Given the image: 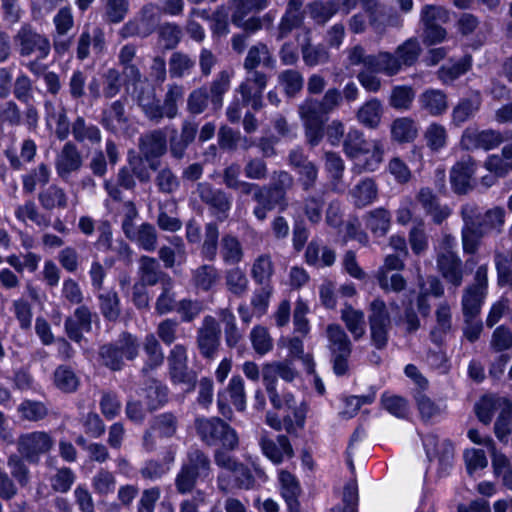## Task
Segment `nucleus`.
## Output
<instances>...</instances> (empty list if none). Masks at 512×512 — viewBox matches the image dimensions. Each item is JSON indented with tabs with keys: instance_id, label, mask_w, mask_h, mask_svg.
Returning a JSON list of instances; mask_svg holds the SVG:
<instances>
[{
	"instance_id": "obj_6",
	"label": "nucleus",
	"mask_w": 512,
	"mask_h": 512,
	"mask_svg": "<svg viewBox=\"0 0 512 512\" xmlns=\"http://www.w3.org/2000/svg\"><path fill=\"white\" fill-rule=\"evenodd\" d=\"M345 154L355 159L360 155L370 154L363 164L366 171L373 172L378 169L383 161L384 148L380 140L369 142L364 133L357 128H350L343 140Z\"/></svg>"
},
{
	"instance_id": "obj_62",
	"label": "nucleus",
	"mask_w": 512,
	"mask_h": 512,
	"mask_svg": "<svg viewBox=\"0 0 512 512\" xmlns=\"http://www.w3.org/2000/svg\"><path fill=\"white\" fill-rule=\"evenodd\" d=\"M472 67L471 55H465L451 65H444L438 70V78L444 84H451L459 77L467 73Z\"/></svg>"
},
{
	"instance_id": "obj_25",
	"label": "nucleus",
	"mask_w": 512,
	"mask_h": 512,
	"mask_svg": "<svg viewBox=\"0 0 512 512\" xmlns=\"http://www.w3.org/2000/svg\"><path fill=\"white\" fill-rule=\"evenodd\" d=\"M306 264L316 268L330 267L335 263L336 253L328 246L322 245V240L313 238L304 253Z\"/></svg>"
},
{
	"instance_id": "obj_41",
	"label": "nucleus",
	"mask_w": 512,
	"mask_h": 512,
	"mask_svg": "<svg viewBox=\"0 0 512 512\" xmlns=\"http://www.w3.org/2000/svg\"><path fill=\"white\" fill-rule=\"evenodd\" d=\"M220 280L219 270L212 264H202L192 270V285L199 291L208 292L215 287Z\"/></svg>"
},
{
	"instance_id": "obj_17",
	"label": "nucleus",
	"mask_w": 512,
	"mask_h": 512,
	"mask_svg": "<svg viewBox=\"0 0 512 512\" xmlns=\"http://www.w3.org/2000/svg\"><path fill=\"white\" fill-rule=\"evenodd\" d=\"M221 330L215 317L206 315L197 330L196 342L200 354L213 359L220 347Z\"/></svg>"
},
{
	"instance_id": "obj_60",
	"label": "nucleus",
	"mask_w": 512,
	"mask_h": 512,
	"mask_svg": "<svg viewBox=\"0 0 512 512\" xmlns=\"http://www.w3.org/2000/svg\"><path fill=\"white\" fill-rule=\"evenodd\" d=\"M324 192L311 193L303 198L302 210L307 220L312 225H317L322 220L325 205Z\"/></svg>"
},
{
	"instance_id": "obj_35",
	"label": "nucleus",
	"mask_w": 512,
	"mask_h": 512,
	"mask_svg": "<svg viewBox=\"0 0 512 512\" xmlns=\"http://www.w3.org/2000/svg\"><path fill=\"white\" fill-rule=\"evenodd\" d=\"M279 482L281 495L287 504L289 512H300L298 498L301 494V487L296 477L290 472L282 470L279 473Z\"/></svg>"
},
{
	"instance_id": "obj_54",
	"label": "nucleus",
	"mask_w": 512,
	"mask_h": 512,
	"mask_svg": "<svg viewBox=\"0 0 512 512\" xmlns=\"http://www.w3.org/2000/svg\"><path fill=\"white\" fill-rule=\"evenodd\" d=\"M51 170L46 163H40L28 173L22 175V190L25 194H32L36 190V186H45L49 183Z\"/></svg>"
},
{
	"instance_id": "obj_64",
	"label": "nucleus",
	"mask_w": 512,
	"mask_h": 512,
	"mask_svg": "<svg viewBox=\"0 0 512 512\" xmlns=\"http://www.w3.org/2000/svg\"><path fill=\"white\" fill-rule=\"evenodd\" d=\"M324 160L325 170L330 177L332 186L335 190H339L345 171L344 160L338 153L332 151L325 152Z\"/></svg>"
},
{
	"instance_id": "obj_12",
	"label": "nucleus",
	"mask_w": 512,
	"mask_h": 512,
	"mask_svg": "<svg viewBox=\"0 0 512 512\" xmlns=\"http://www.w3.org/2000/svg\"><path fill=\"white\" fill-rule=\"evenodd\" d=\"M54 446V439L45 431H34L19 436L18 453L29 463L37 464L40 457Z\"/></svg>"
},
{
	"instance_id": "obj_30",
	"label": "nucleus",
	"mask_w": 512,
	"mask_h": 512,
	"mask_svg": "<svg viewBox=\"0 0 512 512\" xmlns=\"http://www.w3.org/2000/svg\"><path fill=\"white\" fill-rule=\"evenodd\" d=\"M138 276L140 283L148 286H155L158 283L167 282V273L161 270L156 258L143 255L139 259Z\"/></svg>"
},
{
	"instance_id": "obj_3",
	"label": "nucleus",
	"mask_w": 512,
	"mask_h": 512,
	"mask_svg": "<svg viewBox=\"0 0 512 512\" xmlns=\"http://www.w3.org/2000/svg\"><path fill=\"white\" fill-rule=\"evenodd\" d=\"M194 428L199 440L207 447L229 450H237L239 447L237 431L220 417H197Z\"/></svg>"
},
{
	"instance_id": "obj_13",
	"label": "nucleus",
	"mask_w": 512,
	"mask_h": 512,
	"mask_svg": "<svg viewBox=\"0 0 512 512\" xmlns=\"http://www.w3.org/2000/svg\"><path fill=\"white\" fill-rule=\"evenodd\" d=\"M504 142L501 132L493 129L480 130L477 127L469 126L464 129L460 146L463 150H485L489 151L497 148Z\"/></svg>"
},
{
	"instance_id": "obj_18",
	"label": "nucleus",
	"mask_w": 512,
	"mask_h": 512,
	"mask_svg": "<svg viewBox=\"0 0 512 512\" xmlns=\"http://www.w3.org/2000/svg\"><path fill=\"white\" fill-rule=\"evenodd\" d=\"M198 133V124L186 119L181 123L180 132L172 128L168 140V151L175 160H182L190 144L194 142Z\"/></svg>"
},
{
	"instance_id": "obj_46",
	"label": "nucleus",
	"mask_w": 512,
	"mask_h": 512,
	"mask_svg": "<svg viewBox=\"0 0 512 512\" xmlns=\"http://www.w3.org/2000/svg\"><path fill=\"white\" fill-rule=\"evenodd\" d=\"M341 319L345 323L347 330L352 334L354 340L361 339L366 332L365 315L362 310H357L352 305L346 303L341 310Z\"/></svg>"
},
{
	"instance_id": "obj_49",
	"label": "nucleus",
	"mask_w": 512,
	"mask_h": 512,
	"mask_svg": "<svg viewBox=\"0 0 512 512\" xmlns=\"http://www.w3.org/2000/svg\"><path fill=\"white\" fill-rule=\"evenodd\" d=\"M184 88L182 85L170 84L164 96L163 103L160 102L161 121L164 118L174 119L179 114L178 103L183 99Z\"/></svg>"
},
{
	"instance_id": "obj_50",
	"label": "nucleus",
	"mask_w": 512,
	"mask_h": 512,
	"mask_svg": "<svg viewBox=\"0 0 512 512\" xmlns=\"http://www.w3.org/2000/svg\"><path fill=\"white\" fill-rule=\"evenodd\" d=\"M145 399L148 409L153 411L168 401V388L161 381L150 378L144 383Z\"/></svg>"
},
{
	"instance_id": "obj_38",
	"label": "nucleus",
	"mask_w": 512,
	"mask_h": 512,
	"mask_svg": "<svg viewBox=\"0 0 512 512\" xmlns=\"http://www.w3.org/2000/svg\"><path fill=\"white\" fill-rule=\"evenodd\" d=\"M420 16L426 32H445L443 25L449 21V12L444 7L427 4Z\"/></svg>"
},
{
	"instance_id": "obj_56",
	"label": "nucleus",
	"mask_w": 512,
	"mask_h": 512,
	"mask_svg": "<svg viewBox=\"0 0 512 512\" xmlns=\"http://www.w3.org/2000/svg\"><path fill=\"white\" fill-rule=\"evenodd\" d=\"M14 215L20 222L25 223L30 220L38 227L47 228L51 224V220L45 214L41 213L33 200H27L22 205H18Z\"/></svg>"
},
{
	"instance_id": "obj_42",
	"label": "nucleus",
	"mask_w": 512,
	"mask_h": 512,
	"mask_svg": "<svg viewBox=\"0 0 512 512\" xmlns=\"http://www.w3.org/2000/svg\"><path fill=\"white\" fill-rule=\"evenodd\" d=\"M421 109L432 116L443 115L448 109L447 95L439 89H427L419 96Z\"/></svg>"
},
{
	"instance_id": "obj_7",
	"label": "nucleus",
	"mask_w": 512,
	"mask_h": 512,
	"mask_svg": "<svg viewBox=\"0 0 512 512\" xmlns=\"http://www.w3.org/2000/svg\"><path fill=\"white\" fill-rule=\"evenodd\" d=\"M325 336L333 373L338 377L347 375L353 348L348 334L339 324H329L325 329Z\"/></svg>"
},
{
	"instance_id": "obj_23",
	"label": "nucleus",
	"mask_w": 512,
	"mask_h": 512,
	"mask_svg": "<svg viewBox=\"0 0 512 512\" xmlns=\"http://www.w3.org/2000/svg\"><path fill=\"white\" fill-rule=\"evenodd\" d=\"M259 445L262 453L276 465L281 464L285 458L290 459L294 456L292 445L285 435H278L276 441L262 436Z\"/></svg>"
},
{
	"instance_id": "obj_15",
	"label": "nucleus",
	"mask_w": 512,
	"mask_h": 512,
	"mask_svg": "<svg viewBox=\"0 0 512 512\" xmlns=\"http://www.w3.org/2000/svg\"><path fill=\"white\" fill-rule=\"evenodd\" d=\"M268 75L263 72L247 74L236 91L241 95L242 106H250L254 111L263 107V92L268 84Z\"/></svg>"
},
{
	"instance_id": "obj_29",
	"label": "nucleus",
	"mask_w": 512,
	"mask_h": 512,
	"mask_svg": "<svg viewBox=\"0 0 512 512\" xmlns=\"http://www.w3.org/2000/svg\"><path fill=\"white\" fill-rule=\"evenodd\" d=\"M423 445L429 458L436 457L445 469L451 467L454 458V446L445 439L440 441L436 435H427L423 439Z\"/></svg>"
},
{
	"instance_id": "obj_44",
	"label": "nucleus",
	"mask_w": 512,
	"mask_h": 512,
	"mask_svg": "<svg viewBox=\"0 0 512 512\" xmlns=\"http://www.w3.org/2000/svg\"><path fill=\"white\" fill-rule=\"evenodd\" d=\"M20 53L29 56L37 53V59L45 58L50 51V41L41 34H19Z\"/></svg>"
},
{
	"instance_id": "obj_55",
	"label": "nucleus",
	"mask_w": 512,
	"mask_h": 512,
	"mask_svg": "<svg viewBox=\"0 0 512 512\" xmlns=\"http://www.w3.org/2000/svg\"><path fill=\"white\" fill-rule=\"evenodd\" d=\"M303 1L288 0L286 11L281 18L280 32H291L301 28L304 21Z\"/></svg>"
},
{
	"instance_id": "obj_24",
	"label": "nucleus",
	"mask_w": 512,
	"mask_h": 512,
	"mask_svg": "<svg viewBox=\"0 0 512 512\" xmlns=\"http://www.w3.org/2000/svg\"><path fill=\"white\" fill-rule=\"evenodd\" d=\"M136 93L137 104L144 116L153 124H160V100L156 96L155 89L149 84L141 85L139 88H136Z\"/></svg>"
},
{
	"instance_id": "obj_20",
	"label": "nucleus",
	"mask_w": 512,
	"mask_h": 512,
	"mask_svg": "<svg viewBox=\"0 0 512 512\" xmlns=\"http://www.w3.org/2000/svg\"><path fill=\"white\" fill-rule=\"evenodd\" d=\"M83 165L82 155L77 145L67 141L55 158V170L60 179L68 181L73 173L78 172Z\"/></svg>"
},
{
	"instance_id": "obj_48",
	"label": "nucleus",
	"mask_w": 512,
	"mask_h": 512,
	"mask_svg": "<svg viewBox=\"0 0 512 512\" xmlns=\"http://www.w3.org/2000/svg\"><path fill=\"white\" fill-rule=\"evenodd\" d=\"M305 11L317 25L323 26L339 11V3L334 0H316L309 3Z\"/></svg>"
},
{
	"instance_id": "obj_40",
	"label": "nucleus",
	"mask_w": 512,
	"mask_h": 512,
	"mask_svg": "<svg viewBox=\"0 0 512 512\" xmlns=\"http://www.w3.org/2000/svg\"><path fill=\"white\" fill-rule=\"evenodd\" d=\"M350 195L355 207L364 208L378 198V186L373 178L367 177L350 190Z\"/></svg>"
},
{
	"instance_id": "obj_19",
	"label": "nucleus",
	"mask_w": 512,
	"mask_h": 512,
	"mask_svg": "<svg viewBox=\"0 0 512 512\" xmlns=\"http://www.w3.org/2000/svg\"><path fill=\"white\" fill-rule=\"evenodd\" d=\"M138 149L144 160L162 158L168 152L166 128H156L143 133L138 139Z\"/></svg>"
},
{
	"instance_id": "obj_4",
	"label": "nucleus",
	"mask_w": 512,
	"mask_h": 512,
	"mask_svg": "<svg viewBox=\"0 0 512 512\" xmlns=\"http://www.w3.org/2000/svg\"><path fill=\"white\" fill-rule=\"evenodd\" d=\"M140 351V342L136 335L123 331L118 338L101 345L98 349V360L102 366L112 372L125 367V361L135 360Z\"/></svg>"
},
{
	"instance_id": "obj_2",
	"label": "nucleus",
	"mask_w": 512,
	"mask_h": 512,
	"mask_svg": "<svg viewBox=\"0 0 512 512\" xmlns=\"http://www.w3.org/2000/svg\"><path fill=\"white\" fill-rule=\"evenodd\" d=\"M211 472L212 462L209 455L196 445L190 446L175 477L177 492L183 495L192 492L197 481L205 480Z\"/></svg>"
},
{
	"instance_id": "obj_9",
	"label": "nucleus",
	"mask_w": 512,
	"mask_h": 512,
	"mask_svg": "<svg viewBox=\"0 0 512 512\" xmlns=\"http://www.w3.org/2000/svg\"><path fill=\"white\" fill-rule=\"evenodd\" d=\"M247 405L245 383L240 375H233L228 385L217 393V408L219 414L226 420L231 421L234 412L231 406L238 412H244Z\"/></svg>"
},
{
	"instance_id": "obj_51",
	"label": "nucleus",
	"mask_w": 512,
	"mask_h": 512,
	"mask_svg": "<svg viewBox=\"0 0 512 512\" xmlns=\"http://www.w3.org/2000/svg\"><path fill=\"white\" fill-rule=\"evenodd\" d=\"M220 256L225 265H237L243 260V247L236 236L226 234L221 238Z\"/></svg>"
},
{
	"instance_id": "obj_22",
	"label": "nucleus",
	"mask_w": 512,
	"mask_h": 512,
	"mask_svg": "<svg viewBox=\"0 0 512 512\" xmlns=\"http://www.w3.org/2000/svg\"><path fill=\"white\" fill-rule=\"evenodd\" d=\"M360 2L374 28H379L381 24L384 25V28L401 27L402 18L400 15L386 6L382 8L377 0H360Z\"/></svg>"
},
{
	"instance_id": "obj_43",
	"label": "nucleus",
	"mask_w": 512,
	"mask_h": 512,
	"mask_svg": "<svg viewBox=\"0 0 512 512\" xmlns=\"http://www.w3.org/2000/svg\"><path fill=\"white\" fill-rule=\"evenodd\" d=\"M510 402L505 397L489 395L482 397L475 405V412L480 422L489 425L496 412H499Z\"/></svg>"
},
{
	"instance_id": "obj_47",
	"label": "nucleus",
	"mask_w": 512,
	"mask_h": 512,
	"mask_svg": "<svg viewBox=\"0 0 512 512\" xmlns=\"http://www.w3.org/2000/svg\"><path fill=\"white\" fill-rule=\"evenodd\" d=\"M391 139L403 144L414 141L418 135L417 123L409 117L396 118L390 126Z\"/></svg>"
},
{
	"instance_id": "obj_52",
	"label": "nucleus",
	"mask_w": 512,
	"mask_h": 512,
	"mask_svg": "<svg viewBox=\"0 0 512 512\" xmlns=\"http://www.w3.org/2000/svg\"><path fill=\"white\" fill-rule=\"evenodd\" d=\"M36 153L37 145L35 141L30 138L22 141L20 148V157L13 149H6L4 151V155L7 158L10 167L16 171L23 169V162L21 161V159L27 163H30L34 161Z\"/></svg>"
},
{
	"instance_id": "obj_33",
	"label": "nucleus",
	"mask_w": 512,
	"mask_h": 512,
	"mask_svg": "<svg viewBox=\"0 0 512 512\" xmlns=\"http://www.w3.org/2000/svg\"><path fill=\"white\" fill-rule=\"evenodd\" d=\"M70 134L75 144L87 142L90 145H97L102 140L100 128L95 124L87 122L83 116H77L73 120Z\"/></svg>"
},
{
	"instance_id": "obj_53",
	"label": "nucleus",
	"mask_w": 512,
	"mask_h": 512,
	"mask_svg": "<svg viewBox=\"0 0 512 512\" xmlns=\"http://www.w3.org/2000/svg\"><path fill=\"white\" fill-rule=\"evenodd\" d=\"M225 286L229 293L237 298L243 297L249 288V280L244 272L238 266L227 269L224 274Z\"/></svg>"
},
{
	"instance_id": "obj_5",
	"label": "nucleus",
	"mask_w": 512,
	"mask_h": 512,
	"mask_svg": "<svg viewBox=\"0 0 512 512\" xmlns=\"http://www.w3.org/2000/svg\"><path fill=\"white\" fill-rule=\"evenodd\" d=\"M230 88L229 75L226 70L220 71L211 82L210 87L202 86L194 89L187 98V111L193 115L203 113L209 102L214 111L223 106V97Z\"/></svg>"
},
{
	"instance_id": "obj_39",
	"label": "nucleus",
	"mask_w": 512,
	"mask_h": 512,
	"mask_svg": "<svg viewBox=\"0 0 512 512\" xmlns=\"http://www.w3.org/2000/svg\"><path fill=\"white\" fill-rule=\"evenodd\" d=\"M383 116L382 102L371 98L363 103L356 112L357 121L368 129H377Z\"/></svg>"
},
{
	"instance_id": "obj_10",
	"label": "nucleus",
	"mask_w": 512,
	"mask_h": 512,
	"mask_svg": "<svg viewBox=\"0 0 512 512\" xmlns=\"http://www.w3.org/2000/svg\"><path fill=\"white\" fill-rule=\"evenodd\" d=\"M195 194L218 221L223 222L228 219L233 202L231 194L207 181L196 185Z\"/></svg>"
},
{
	"instance_id": "obj_8",
	"label": "nucleus",
	"mask_w": 512,
	"mask_h": 512,
	"mask_svg": "<svg viewBox=\"0 0 512 512\" xmlns=\"http://www.w3.org/2000/svg\"><path fill=\"white\" fill-rule=\"evenodd\" d=\"M442 245L436 256L437 270L449 284L459 287L463 282L464 271L462 260L454 251L455 238L445 235Z\"/></svg>"
},
{
	"instance_id": "obj_59",
	"label": "nucleus",
	"mask_w": 512,
	"mask_h": 512,
	"mask_svg": "<svg viewBox=\"0 0 512 512\" xmlns=\"http://www.w3.org/2000/svg\"><path fill=\"white\" fill-rule=\"evenodd\" d=\"M266 185L283 202V208H287V193L294 186V177L284 170L274 171L271 182Z\"/></svg>"
},
{
	"instance_id": "obj_1",
	"label": "nucleus",
	"mask_w": 512,
	"mask_h": 512,
	"mask_svg": "<svg viewBox=\"0 0 512 512\" xmlns=\"http://www.w3.org/2000/svg\"><path fill=\"white\" fill-rule=\"evenodd\" d=\"M459 215L463 222L461 243L464 254L478 252L482 239L492 232H501L505 223V210L496 206L484 210L475 202H467L460 207Z\"/></svg>"
},
{
	"instance_id": "obj_32",
	"label": "nucleus",
	"mask_w": 512,
	"mask_h": 512,
	"mask_svg": "<svg viewBox=\"0 0 512 512\" xmlns=\"http://www.w3.org/2000/svg\"><path fill=\"white\" fill-rule=\"evenodd\" d=\"M297 375V370L294 368L292 363L288 361H274L265 363L262 366L263 383L278 385V378H281L287 383H291Z\"/></svg>"
},
{
	"instance_id": "obj_63",
	"label": "nucleus",
	"mask_w": 512,
	"mask_h": 512,
	"mask_svg": "<svg viewBox=\"0 0 512 512\" xmlns=\"http://www.w3.org/2000/svg\"><path fill=\"white\" fill-rule=\"evenodd\" d=\"M302 58L307 66L314 67L324 64L329 60L328 48L324 43H312L307 40L301 48Z\"/></svg>"
},
{
	"instance_id": "obj_14",
	"label": "nucleus",
	"mask_w": 512,
	"mask_h": 512,
	"mask_svg": "<svg viewBox=\"0 0 512 512\" xmlns=\"http://www.w3.org/2000/svg\"><path fill=\"white\" fill-rule=\"evenodd\" d=\"M126 28L136 32H179L176 26L161 21L159 7L151 3L144 5Z\"/></svg>"
},
{
	"instance_id": "obj_57",
	"label": "nucleus",
	"mask_w": 512,
	"mask_h": 512,
	"mask_svg": "<svg viewBox=\"0 0 512 512\" xmlns=\"http://www.w3.org/2000/svg\"><path fill=\"white\" fill-rule=\"evenodd\" d=\"M53 383L63 393H74L80 386V379L75 371L67 366H58L53 373Z\"/></svg>"
},
{
	"instance_id": "obj_34",
	"label": "nucleus",
	"mask_w": 512,
	"mask_h": 512,
	"mask_svg": "<svg viewBox=\"0 0 512 512\" xmlns=\"http://www.w3.org/2000/svg\"><path fill=\"white\" fill-rule=\"evenodd\" d=\"M143 350L146 355V360L141 368V374L145 376L160 367L164 363L165 356L159 340L153 333H149L145 336Z\"/></svg>"
},
{
	"instance_id": "obj_58",
	"label": "nucleus",
	"mask_w": 512,
	"mask_h": 512,
	"mask_svg": "<svg viewBox=\"0 0 512 512\" xmlns=\"http://www.w3.org/2000/svg\"><path fill=\"white\" fill-rule=\"evenodd\" d=\"M99 309L103 317L110 322H116L121 315L120 298L116 291L108 290L97 296Z\"/></svg>"
},
{
	"instance_id": "obj_16",
	"label": "nucleus",
	"mask_w": 512,
	"mask_h": 512,
	"mask_svg": "<svg viewBox=\"0 0 512 512\" xmlns=\"http://www.w3.org/2000/svg\"><path fill=\"white\" fill-rule=\"evenodd\" d=\"M478 164L470 155L463 156L450 170V183L458 195H466L475 187L474 175Z\"/></svg>"
},
{
	"instance_id": "obj_36",
	"label": "nucleus",
	"mask_w": 512,
	"mask_h": 512,
	"mask_svg": "<svg viewBox=\"0 0 512 512\" xmlns=\"http://www.w3.org/2000/svg\"><path fill=\"white\" fill-rule=\"evenodd\" d=\"M275 273V264L269 253L258 255L252 262L250 275L258 286H273L272 277Z\"/></svg>"
},
{
	"instance_id": "obj_61",
	"label": "nucleus",
	"mask_w": 512,
	"mask_h": 512,
	"mask_svg": "<svg viewBox=\"0 0 512 512\" xmlns=\"http://www.w3.org/2000/svg\"><path fill=\"white\" fill-rule=\"evenodd\" d=\"M126 123L127 118L125 116V103L122 100H116L107 109H103L101 112L100 124L112 133L117 131V126L114 122Z\"/></svg>"
},
{
	"instance_id": "obj_37",
	"label": "nucleus",
	"mask_w": 512,
	"mask_h": 512,
	"mask_svg": "<svg viewBox=\"0 0 512 512\" xmlns=\"http://www.w3.org/2000/svg\"><path fill=\"white\" fill-rule=\"evenodd\" d=\"M37 198L42 209L46 211H53L54 209L64 210L68 207L66 191L56 184H51L41 190Z\"/></svg>"
},
{
	"instance_id": "obj_21",
	"label": "nucleus",
	"mask_w": 512,
	"mask_h": 512,
	"mask_svg": "<svg viewBox=\"0 0 512 512\" xmlns=\"http://www.w3.org/2000/svg\"><path fill=\"white\" fill-rule=\"evenodd\" d=\"M64 328L70 340L81 342L83 332H90L92 329V312L89 307L85 305L77 307L73 315L65 319Z\"/></svg>"
},
{
	"instance_id": "obj_31",
	"label": "nucleus",
	"mask_w": 512,
	"mask_h": 512,
	"mask_svg": "<svg viewBox=\"0 0 512 512\" xmlns=\"http://www.w3.org/2000/svg\"><path fill=\"white\" fill-rule=\"evenodd\" d=\"M260 65L268 69H274L276 65V60L271 55L267 45L263 43L250 47L243 63L247 74L260 72L257 70Z\"/></svg>"
},
{
	"instance_id": "obj_26",
	"label": "nucleus",
	"mask_w": 512,
	"mask_h": 512,
	"mask_svg": "<svg viewBox=\"0 0 512 512\" xmlns=\"http://www.w3.org/2000/svg\"><path fill=\"white\" fill-rule=\"evenodd\" d=\"M252 200L256 203L253 208L254 217L263 222L267 219L268 213L272 212L276 207H280L281 211L283 208V202L267 187L266 184L260 185V189L257 190L252 196Z\"/></svg>"
},
{
	"instance_id": "obj_11",
	"label": "nucleus",
	"mask_w": 512,
	"mask_h": 512,
	"mask_svg": "<svg viewBox=\"0 0 512 512\" xmlns=\"http://www.w3.org/2000/svg\"><path fill=\"white\" fill-rule=\"evenodd\" d=\"M368 321L373 345L377 349H383L388 342L391 316L382 299L376 298L370 303Z\"/></svg>"
},
{
	"instance_id": "obj_27",
	"label": "nucleus",
	"mask_w": 512,
	"mask_h": 512,
	"mask_svg": "<svg viewBox=\"0 0 512 512\" xmlns=\"http://www.w3.org/2000/svg\"><path fill=\"white\" fill-rule=\"evenodd\" d=\"M481 104L482 97L479 92L461 98L452 110L451 123L456 127L462 126L465 122L474 118L480 110Z\"/></svg>"
},
{
	"instance_id": "obj_28",
	"label": "nucleus",
	"mask_w": 512,
	"mask_h": 512,
	"mask_svg": "<svg viewBox=\"0 0 512 512\" xmlns=\"http://www.w3.org/2000/svg\"><path fill=\"white\" fill-rule=\"evenodd\" d=\"M234 12L231 21L237 28L244 29L245 32H255L257 30L267 29L263 20L251 16L248 17L254 9L248 5L246 0H233Z\"/></svg>"
},
{
	"instance_id": "obj_45",
	"label": "nucleus",
	"mask_w": 512,
	"mask_h": 512,
	"mask_svg": "<svg viewBox=\"0 0 512 512\" xmlns=\"http://www.w3.org/2000/svg\"><path fill=\"white\" fill-rule=\"evenodd\" d=\"M365 226L377 237L385 236L391 227V214L383 208H375L368 211L364 217Z\"/></svg>"
}]
</instances>
